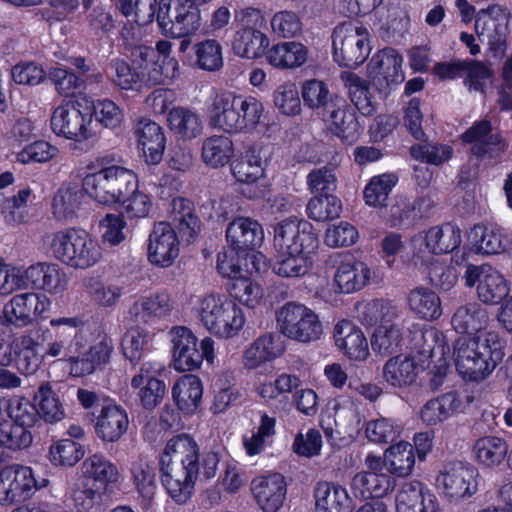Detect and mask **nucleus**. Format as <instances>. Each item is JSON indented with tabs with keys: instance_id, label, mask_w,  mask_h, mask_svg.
Returning a JSON list of instances; mask_svg holds the SVG:
<instances>
[{
	"instance_id": "nucleus-1",
	"label": "nucleus",
	"mask_w": 512,
	"mask_h": 512,
	"mask_svg": "<svg viewBox=\"0 0 512 512\" xmlns=\"http://www.w3.org/2000/svg\"><path fill=\"white\" fill-rule=\"evenodd\" d=\"M162 484L177 502L190 497L199 472L198 446L188 435L182 434L168 441L159 460Z\"/></svg>"
},
{
	"instance_id": "nucleus-2",
	"label": "nucleus",
	"mask_w": 512,
	"mask_h": 512,
	"mask_svg": "<svg viewBox=\"0 0 512 512\" xmlns=\"http://www.w3.org/2000/svg\"><path fill=\"white\" fill-rule=\"evenodd\" d=\"M502 348V341L494 331L484 332L472 338H458L453 347L458 373L464 380H483L502 360Z\"/></svg>"
},
{
	"instance_id": "nucleus-3",
	"label": "nucleus",
	"mask_w": 512,
	"mask_h": 512,
	"mask_svg": "<svg viewBox=\"0 0 512 512\" xmlns=\"http://www.w3.org/2000/svg\"><path fill=\"white\" fill-rule=\"evenodd\" d=\"M262 103L252 96L222 92L213 99L210 124L228 133L249 131L260 122Z\"/></svg>"
},
{
	"instance_id": "nucleus-4",
	"label": "nucleus",
	"mask_w": 512,
	"mask_h": 512,
	"mask_svg": "<svg viewBox=\"0 0 512 512\" xmlns=\"http://www.w3.org/2000/svg\"><path fill=\"white\" fill-rule=\"evenodd\" d=\"M53 256L62 263L75 268L87 269L101 259V248L87 232L65 229L47 236Z\"/></svg>"
},
{
	"instance_id": "nucleus-5",
	"label": "nucleus",
	"mask_w": 512,
	"mask_h": 512,
	"mask_svg": "<svg viewBox=\"0 0 512 512\" xmlns=\"http://www.w3.org/2000/svg\"><path fill=\"white\" fill-rule=\"evenodd\" d=\"M82 186L87 194L98 203L114 205L135 191L138 179L132 170L111 165L85 176Z\"/></svg>"
},
{
	"instance_id": "nucleus-6",
	"label": "nucleus",
	"mask_w": 512,
	"mask_h": 512,
	"mask_svg": "<svg viewBox=\"0 0 512 512\" xmlns=\"http://www.w3.org/2000/svg\"><path fill=\"white\" fill-rule=\"evenodd\" d=\"M199 316L203 326L220 338L234 337L245 322L241 308L234 301L213 294L201 300Z\"/></svg>"
},
{
	"instance_id": "nucleus-7",
	"label": "nucleus",
	"mask_w": 512,
	"mask_h": 512,
	"mask_svg": "<svg viewBox=\"0 0 512 512\" xmlns=\"http://www.w3.org/2000/svg\"><path fill=\"white\" fill-rule=\"evenodd\" d=\"M369 33L352 21L338 24L333 31V55L341 66L354 68L361 65L369 55Z\"/></svg>"
},
{
	"instance_id": "nucleus-8",
	"label": "nucleus",
	"mask_w": 512,
	"mask_h": 512,
	"mask_svg": "<svg viewBox=\"0 0 512 512\" xmlns=\"http://www.w3.org/2000/svg\"><path fill=\"white\" fill-rule=\"evenodd\" d=\"M280 332L299 342L317 340L322 334V324L316 313L297 302L286 303L277 313Z\"/></svg>"
},
{
	"instance_id": "nucleus-9",
	"label": "nucleus",
	"mask_w": 512,
	"mask_h": 512,
	"mask_svg": "<svg viewBox=\"0 0 512 512\" xmlns=\"http://www.w3.org/2000/svg\"><path fill=\"white\" fill-rule=\"evenodd\" d=\"M273 247L277 253L315 251L318 236L306 220L288 217L272 225Z\"/></svg>"
},
{
	"instance_id": "nucleus-10",
	"label": "nucleus",
	"mask_w": 512,
	"mask_h": 512,
	"mask_svg": "<svg viewBox=\"0 0 512 512\" xmlns=\"http://www.w3.org/2000/svg\"><path fill=\"white\" fill-rule=\"evenodd\" d=\"M475 32L478 40L487 44L495 59L504 57L507 50L508 17L498 6L480 10L476 15Z\"/></svg>"
},
{
	"instance_id": "nucleus-11",
	"label": "nucleus",
	"mask_w": 512,
	"mask_h": 512,
	"mask_svg": "<svg viewBox=\"0 0 512 512\" xmlns=\"http://www.w3.org/2000/svg\"><path fill=\"white\" fill-rule=\"evenodd\" d=\"M478 476V470L472 464L453 461L443 466L436 484L448 499L458 501L476 493Z\"/></svg>"
},
{
	"instance_id": "nucleus-12",
	"label": "nucleus",
	"mask_w": 512,
	"mask_h": 512,
	"mask_svg": "<svg viewBox=\"0 0 512 512\" xmlns=\"http://www.w3.org/2000/svg\"><path fill=\"white\" fill-rule=\"evenodd\" d=\"M91 121L90 108L86 107L85 110H81L79 102L68 101L55 108L50 119V125L56 135L81 141L92 135L89 127Z\"/></svg>"
},
{
	"instance_id": "nucleus-13",
	"label": "nucleus",
	"mask_w": 512,
	"mask_h": 512,
	"mask_svg": "<svg viewBox=\"0 0 512 512\" xmlns=\"http://www.w3.org/2000/svg\"><path fill=\"white\" fill-rule=\"evenodd\" d=\"M464 279L468 287L478 283V297L486 304H499L510 292L506 279L490 265H467Z\"/></svg>"
},
{
	"instance_id": "nucleus-14",
	"label": "nucleus",
	"mask_w": 512,
	"mask_h": 512,
	"mask_svg": "<svg viewBox=\"0 0 512 512\" xmlns=\"http://www.w3.org/2000/svg\"><path fill=\"white\" fill-rule=\"evenodd\" d=\"M403 58L391 47L378 51L368 64V75L379 91H385L404 81Z\"/></svg>"
},
{
	"instance_id": "nucleus-15",
	"label": "nucleus",
	"mask_w": 512,
	"mask_h": 512,
	"mask_svg": "<svg viewBox=\"0 0 512 512\" xmlns=\"http://www.w3.org/2000/svg\"><path fill=\"white\" fill-rule=\"evenodd\" d=\"M433 71L441 80L465 77L464 84L469 90L483 93L485 82L491 76L490 69L481 62L455 60L435 64Z\"/></svg>"
},
{
	"instance_id": "nucleus-16",
	"label": "nucleus",
	"mask_w": 512,
	"mask_h": 512,
	"mask_svg": "<svg viewBox=\"0 0 512 512\" xmlns=\"http://www.w3.org/2000/svg\"><path fill=\"white\" fill-rule=\"evenodd\" d=\"M179 255V240L169 223L154 225L149 235L148 260L159 267H169Z\"/></svg>"
},
{
	"instance_id": "nucleus-17",
	"label": "nucleus",
	"mask_w": 512,
	"mask_h": 512,
	"mask_svg": "<svg viewBox=\"0 0 512 512\" xmlns=\"http://www.w3.org/2000/svg\"><path fill=\"white\" fill-rule=\"evenodd\" d=\"M328 130L343 141L355 142L360 134L361 127L354 109L344 98L335 100V103L321 116Z\"/></svg>"
},
{
	"instance_id": "nucleus-18",
	"label": "nucleus",
	"mask_w": 512,
	"mask_h": 512,
	"mask_svg": "<svg viewBox=\"0 0 512 512\" xmlns=\"http://www.w3.org/2000/svg\"><path fill=\"white\" fill-rule=\"evenodd\" d=\"M132 64L136 71H142V78L146 83L156 85L164 82L166 79L173 78L177 70V61L170 59L168 66L159 63L157 51L152 47L139 45L131 51Z\"/></svg>"
},
{
	"instance_id": "nucleus-19",
	"label": "nucleus",
	"mask_w": 512,
	"mask_h": 512,
	"mask_svg": "<svg viewBox=\"0 0 512 512\" xmlns=\"http://www.w3.org/2000/svg\"><path fill=\"white\" fill-rule=\"evenodd\" d=\"M172 309L170 296L158 293L149 297H142L135 301L128 311V320L136 328L143 325L154 324L157 319L170 314Z\"/></svg>"
},
{
	"instance_id": "nucleus-20",
	"label": "nucleus",
	"mask_w": 512,
	"mask_h": 512,
	"mask_svg": "<svg viewBox=\"0 0 512 512\" xmlns=\"http://www.w3.org/2000/svg\"><path fill=\"white\" fill-rule=\"evenodd\" d=\"M226 238L235 251L247 252L262 244L264 232L258 221L248 217H238L228 225Z\"/></svg>"
},
{
	"instance_id": "nucleus-21",
	"label": "nucleus",
	"mask_w": 512,
	"mask_h": 512,
	"mask_svg": "<svg viewBox=\"0 0 512 512\" xmlns=\"http://www.w3.org/2000/svg\"><path fill=\"white\" fill-rule=\"evenodd\" d=\"M464 142L473 143L471 152L478 158L502 152L506 148L500 134L488 120H481L471 126L463 135Z\"/></svg>"
},
{
	"instance_id": "nucleus-22",
	"label": "nucleus",
	"mask_w": 512,
	"mask_h": 512,
	"mask_svg": "<svg viewBox=\"0 0 512 512\" xmlns=\"http://www.w3.org/2000/svg\"><path fill=\"white\" fill-rule=\"evenodd\" d=\"M254 497L265 512H277L286 496V483L281 474L257 477L252 481Z\"/></svg>"
},
{
	"instance_id": "nucleus-23",
	"label": "nucleus",
	"mask_w": 512,
	"mask_h": 512,
	"mask_svg": "<svg viewBox=\"0 0 512 512\" xmlns=\"http://www.w3.org/2000/svg\"><path fill=\"white\" fill-rule=\"evenodd\" d=\"M173 362L177 371H190L201 364L200 351L197 348V338L186 327L172 330Z\"/></svg>"
},
{
	"instance_id": "nucleus-24",
	"label": "nucleus",
	"mask_w": 512,
	"mask_h": 512,
	"mask_svg": "<svg viewBox=\"0 0 512 512\" xmlns=\"http://www.w3.org/2000/svg\"><path fill=\"white\" fill-rule=\"evenodd\" d=\"M129 418L126 410L117 404L103 406L95 423V433L103 442H117L126 433Z\"/></svg>"
},
{
	"instance_id": "nucleus-25",
	"label": "nucleus",
	"mask_w": 512,
	"mask_h": 512,
	"mask_svg": "<svg viewBox=\"0 0 512 512\" xmlns=\"http://www.w3.org/2000/svg\"><path fill=\"white\" fill-rule=\"evenodd\" d=\"M397 512H439L437 500L418 481L404 483L396 495Z\"/></svg>"
},
{
	"instance_id": "nucleus-26",
	"label": "nucleus",
	"mask_w": 512,
	"mask_h": 512,
	"mask_svg": "<svg viewBox=\"0 0 512 512\" xmlns=\"http://www.w3.org/2000/svg\"><path fill=\"white\" fill-rule=\"evenodd\" d=\"M371 277L370 268L361 261L340 262L334 274L335 291L350 294L365 287Z\"/></svg>"
},
{
	"instance_id": "nucleus-27",
	"label": "nucleus",
	"mask_w": 512,
	"mask_h": 512,
	"mask_svg": "<svg viewBox=\"0 0 512 512\" xmlns=\"http://www.w3.org/2000/svg\"><path fill=\"white\" fill-rule=\"evenodd\" d=\"M135 134L146 163L158 164L162 160L166 143L162 128L154 121L142 119L135 127Z\"/></svg>"
},
{
	"instance_id": "nucleus-28",
	"label": "nucleus",
	"mask_w": 512,
	"mask_h": 512,
	"mask_svg": "<svg viewBox=\"0 0 512 512\" xmlns=\"http://www.w3.org/2000/svg\"><path fill=\"white\" fill-rule=\"evenodd\" d=\"M336 346L353 360H364L368 355V343L363 332L350 321H341L334 328Z\"/></svg>"
},
{
	"instance_id": "nucleus-29",
	"label": "nucleus",
	"mask_w": 512,
	"mask_h": 512,
	"mask_svg": "<svg viewBox=\"0 0 512 512\" xmlns=\"http://www.w3.org/2000/svg\"><path fill=\"white\" fill-rule=\"evenodd\" d=\"M44 305L34 293L15 295L5 304L3 313L5 321L17 326H26L34 316L43 311Z\"/></svg>"
},
{
	"instance_id": "nucleus-30",
	"label": "nucleus",
	"mask_w": 512,
	"mask_h": 512,
	"mask_svg": "<svg viewBox=\"0 0 512 512\" xmlns=\"http://www.w3.org/2000/svg\"><path fill=\"white\" fill-rule=\"evenodd\" d=\"M488 322L487 310L477 302L458 306L451 318L453 329L461 334H477L487 327Z\"/></svg>"
},
{
	"instance_id": "nucleus-31",
	"label": "nucleus",
	"mask_w": 512,
	"mask_h": 512,
	"mask_svg": "<svg viewBox=\"0 0 512 512\" xmlns=\"http://www.w3.org/2000/svg\"><path fill=\"white\" fill-rule=\"evenodd\" d=\"M308 58V48L300 42L289 41L273 45L266 52L267 62L278 69H295Z\"/></svg>"
},
{
	"instance_id": "nucleus-32",
	"label": "nucleus",
	"mask_w": 512,
	"mask_h": 512,
	"mask_svg": "<svg viewBox=\"0 0 512 512\" xmlns=\"http://www.w3.org/2000/svg\"><path fill=\"white\" fill-rule=\"evenodd\" d=\"M395 486V480L386 473L362 472L356 474L351 483L355 496L361 498H381Z\"/></svg>"
},
{
	"instance_id": "nucleus-33",
	"label": "nucleus",
	"mask_w": 512,
	"mask_h": 512,
	"mask_svg": "<svg viewBox=\"0 0 512 512\" xmlns=\"http://www.w3.org/2000/svg\"><path fill=\"white\" fill-rule=\"evenodd\" d=\"M284 351L280 337L266 333L258 337L244 352V365L248 369L259 367L262 363L279 357Z\"/></svg>"
},
{
	"instance_id": "nucleus-34",
	"label": "nucleus",
	"mask_w": 512,
	"mask_h": 512,
	"mask_svg": "<svg viewBox=\"0 0 512 512\" xmlns=\"http://www.w3.org/2000/svg\"><path fill=\"white\" fill-rule=\"evenodd\" d=\"M316 512H351V500L345 488L329 483H318L315 491Z\"/></svg>"
},
{
	"instance_id": "nucleus-35",
	"label": "nucleus",
	"mask_w": 512,
	"mask_h": 512,
	"mask_svg": "<svg viewBox=\"0 0 512 512\" xmlns=\"http://www.w3.org/2000/svg\"><path fill=\"white\" fill-rule=\"evenodd\" d=\"M406 300L409 309L425 320H436L442 315L440 297L427 287L410 290Z\"/></svg>"
},
{
	"instance_id": "nucleus-36",
	"label": "nucleus",
	"mask_w": 512,
	"mask_h": 512,
	"mask_svg": "<svg viewBox=\"0 0 512 512\" xmlns=\"http://www.w3.org/2000/svg\"><path fill=\"white\" fill-rule=\"evenodd\" d=\"M112 348L106 340L93 344L82 358L70 356V374L83 377L93 373L102 364L108 362Z\"/></svg>"
},
{
	"instance_id": "nucleus-37",
	"label": "nucleus",
	"mask_w": 512,
	"mask_h": 512,
	"mask_svg": "<svg viewBox=\"0 0 512 512\" xmlns=\"http://www.w3.org/2000/svg\"><path fill=\"white\" fill-rule=\"evenodd\" d=\"M172 219L182 239L187 242L195 239L201 225L190 200L181 197L172 200Z\"/></svg>"
},
{
	"instance_id": "nucleus-38",
	"label": "nucleus",
	"mask_w": 512,
	"mask_h": 512,
	"mask_svg": "<svg viewBox=\"0 0 512 512\" xmlns=\"http://www.w3.org/2000/svg\"><path fill=\"white\" fill-rule=\"evenodd\" d=\"M82 474L85 479L92 480L94 486L105 489L117 480L118 469L101 454H93L82 463Z\"/></svg>"
},
{
	"instance_id": "nucleus-39",
	"label": "nucleus",
	"mask_w": 512,
	"mask_h": 512,
	"mask_svg": "<svg viewBox=\"0 0 512 512\" xmlns=\"http://www.w3.org/2000/svg\"><path fill=\"white\" fill-rule=\"evenodd\" d=\"M304 104L321 118L322 115L341 97L331 94L327 85L320 80L312 79L302 86Z\"/></svg>"
},
{
	"instance_id": "nucleus-40",
	"label": "nucleus",
	"mask_w": 512,
	"mask_h": 512,
	"mask_svg": "<svg viewBox=\"0 0 512 512\" xmlns=\"http://www.w3.org/2000/svg\"><path fill=\"white\" fill-rule=\"evenodd\" d=\"M83 188L77 185H62L55 193L52 201V210L54 216L59 220L72 219L84 197Z\"/></svg>"
},
{
	"instance_id": "nucleus-41",
	"label": "nucleus",
	"mask_w": 512,
	"mask_h": 512,
	"mask_svg": "<svg viewBox=\"0 0 512 512\" xmlns=\"http://www.w3.org/2000/svg\"><path fill=\"white\" fill-rule=\"evenodd\" d=\"M170 129L183 139L191 140L198 137L203 130L200 116L183 107L173 108L167 117Z\"/></svg>"
},
{
	"instance_id": "nucleus-42",
	"label": "nucleus",
	"mask_w": 512,
	"mask_h": 512,
	"mask_svg": "<svg viewBox=\"0 0 512 512\" xmlns=\"http://www.w3.org/2000/svg\"><path fill=\"white\" fill-rule=\"evenodd\" d=\"M267 44L268 39L262 32L252 27H244L235 33L232 50L239 57L254 59L262 54Z\"/></svg>"
},
{
	"instance_id": "nucleus-43",
	"label": "nucleus",
	"mask_w": 512,
	"mask_h": 512,
	"mask_svg": "<svg viewBox=\"0 0 512 512\" xmlns=\"http://www.w3.org/2000/svg\"><path fill=\"white\" fill-rule=\"evenodd\" d=\"M473 452L477 461L487 467L500 465L509 454L506 441L496 436L478 439L473 446Z\"/></svg>"
},
{
	"instance_id": "nucleus-44",
	"label": "nucleus",
	"mask_w": 512,
	"mask_h": 512,
	"mask_svg": "<svg viewBox=\"0 0 512 512\" xmlns=\"http://www.w3.org/2000/svg\"><path fill=\"white\" fill-rule=\"evenodd\" d=\"M460 242V230L451 224L432 227L425 236L426 247L433 254L452 252Z\"/></svg>"
},
{
	"instance_id": "nucleus-45",
	"label": "nucleus",
	"mask_w": 512,
	"mask_h": 512,
	"mask_svg": "<svg viewBox=\"0 0 512 512\" xmlns=\"http://www.w3.org/2000/svg\"><path fill=\"white\" fill-rule=\"evenodd\" d=\"M314 251L278 253L273 264V271L282 277H301L308 273L312 266L310 254Z\"/></svg>"
},
{
	"instance_id": "nucleus-46",
	"label": "nucleus",
	"mask_w": 512,
	"mask_h": 512,
	"mask_svg": "<svg viewBox=\"0 0 512 512\" xmlns=\"http://www.w3.org/2000/svg\"><path fill=\"white\" fill-rule=\"evenodd\" d=\"M387 470L399 477L411 474L415 465L413 446L408 442H399L387 449L384 457Z\"/></svg>"
},
{
	"instance_id": "nucleus-47",
	"label": "nucleus",
	"mask_w": 512,
	"mask_h": 512,
	"mask_svg": "<svg viewBox=\"0 0 512 512\" xmlns=\"http://www.w3.org/2000/svg\"><path fill=\"white\" fill-rule=\"evenodd\" d=\"M419 373L413 358L397 355L390 358L383 367V378L389 384H412Z\"/></svg>"
},
{
	"instance_id": "nucleus-48",
	"label": "nucleus",
	"mask_w": 512,
	"mask_h": 512,
	"mask_svg": "<svg viewBox=\"0 0 512 512\" xmlns=\"http://www.w3.org/2000/svg\"><path fill=\"white\" fill-rule=\"evenodd\" d=\"M341 78L348 88L350 100L357 110L364 116H371L376 108L372 101L368 82L355 73H344Z\"/></svg>"
},
{
	"instance_id": "nucleus-49",
	"label": "nucleus",
	"mask_w": 512,
	"mask_h": 512,
	"mask_svg": "<svg viewBox=\"0 0 512 512\" xmlns=\"http://www.w3.org/2000/svg\"><path fill=\"white\" fill-rule=\"evenodd\" d=\"M233 155V143L224 135H213L203 141L202 159L214 168L223 167Z\"/></svg>"
},
{
	"instance_id": "nucleus-50",
	"label": "nucleus",
	"mask_w": 512,
	"mask_h": 512,
	"mask_svg": "<svg viewBox=\"0 0 512 512\" xmlns=\"http://www.w3.org/2000/svg\"><path fill=\"white\" fill-rule=\"evenodd\" d=\"M397 181V176L390 173L372 177L363 191L365 203L377 208L387 207L386 201Z\"/></svg>"
},
{
	"instance_id": "nucleus-51",
	"label": "nucleus",
	"mask_w": 512,
	"mask_h": 512,
	"mask_svg": "<svg viewBox=\"0 0 512 512\" xmlns=\"http://www.w3.org/2000/svg\"><path fill=\"white\" fill-rule=\"evenodd\" d=\"M402 333L400 326L377 327L371 339V347L374 352L387 357L401 352Z\"/></svg>"
},
{
	"instance_id": "nucleus-52",
	"label": "nucleus",
	"mask_w": 512,
	"mask_h": 512,
	"mask_svg": "<svg viewBox=\"0 0 512 512\" xmlns=\"http://www.w3.org/2000/svg\"><path fill=\"white\" fill-rule=\"evenodd\" d=\"M365 315L370 325L380 323L379 327L389 329L391 326H400L399 317L400 310L386 300H373L365 307Z\"/></svg>"
},
{
	"instance_id": "nucleus-53",
	"label": "nucleus",
	"mask_w": 512,
	"mask_h": 512,
	"mask_svg": "<svg viewBox=\"0 0 512 512\" xmlns=\"http://www.w3.org/2000/svg\"><path fill=\"white\" fill-rule=\"evenodd\" d=\"M306 211L310 219L323 222L338 218L342 211V204L333 194L317 195L310 199Z\"/></svg>"
},
{
	"instance_id": "nucleus-54",
	"label": "nucleus",
	"mask_w": 512,
	"mask_h": 512,
	"mask_svg": "<svg viewBox=\"0 0 512 512\" xmlns=\"http://www.w3.org/2000/svg\"><path fill=\"white\" fill-rule=\"evenodd\" d=\"M412 349L422 358L431 359L443 356L445 344L436 330H417L413 333Z\"/></svg>"
},
{
	"instance_id": "nucleus-55",
	"label": "nucleus",
	"mask_w": 512,
	"mask_h": 512,
	"mask_svg": "<svg viewBox=\"0 0 512 512\" xmlns=\"http://www.w3.org/2000/svg\"><path fill=\"white\" fill-rule=\"evenodd\" d=\"M85 287L92 301L102 308L115 307L122 294V287L114 284H107L96 278H88Z\"/></svg>"
},
{
	"instance_id": "nucleus-56",
	"label": "nucleus",
	"mask_w": 512,
	"mask_h": 512,
	"mask_svg": "<svg viewBox=\"0 0 512 512\" xmlns=\"http://www.w3.org/2000/svg\"><path fill=\"white\" fill-rule=\"evenodd\" d=\"M385 217L392 227L409 228L418 219L416 204L403 197H396L394 203L387 205Z\"/></svg>"
},
{
	"instance_id": "nucleus-57",
	"label": "nucleus",
	"mask_w": 512,
	"mask_h": 512,
	"mask_svg": "<svg viewBox=\"0 0 512 512\" xmlns=\"http://www.w3.org/2000/svg\"><path fill=\"white\" fill-rule=\"evenodd\" d=\"M32 440L31 431L23 426L12 422L0 425V447L4 452L5 449L12 451L26 449L31 445Z\"/></svg>"
},
{
	"instance_id": "nucleus-58",
	"label": "nucleus",
	"mask_w": 512,
	"mask_h": 512,
	"mask_svg": "<svg viewBox=\"0 0 512 512\" xmlns=\"http://www.w3.org/2000/svg\"><path fill=\"white\" fill-rule=\"evenodd\" d=\"M38 399V413L48 423H56L65 417L64 409L51 386H39L35 395Z\"/></svg>"
},
{
	"instance_id": "nucleus-59",
	"label": "nucleus",
	"mask_w": 512,
	"mask_h": 512,
	"mask_svg": "<svg viewBox=\"0 0 512 512\" xmlns=\"http://www.w3.org/2000/svg\"><path fill=\"white\" fill-rule=\"evenodd\" d=\"M1 470L20 500L26 497L33 489L35 481L33 471L30 467L20 464H11L3 467Z\"/></svg>"
},
{
	"instance_id": "nucleus-60",
	"label": "nucleus",
	"mask_w": 512,
	"mask_h": 512,
	"mask_svg": "<svg viewBox=\"0 0 512 512\" xmlns=\"http://www.w3.org/2000/svg\"><path fill=\"white\" fill-rule=\"evenodd\" d=\"M72 499L78 512H101V488L90 485L88 481L73 489Z\"/></svg>"
},
{
	"instance_id": "nucleus-61",
	"label": "nucleus",
	"mask_w": 512,
	"mask_h": 512,
	"mask_svg": "<svg viewBox=\"0 0 512 512\" xmlns=\"http://www.w3.org/2000/svg\"><path fill=\"white\" fill-rule=\"evenodd\" d=\"M109 69L113 83L121 89H133L138 84L145 82L142 78V71H136L134 66L131 67L122 59H112L109 63Z\"/></svg>"
},
{
	"instance_id": "nucleus-62",
	"label": "nucleus",
	"mask_w": 512,
	"mask_h": 512,
	"mask_svg": "<svg viewBox=\"0 0 512 512\" xmlns=\"http://www.w3.org/2000/svg\"><path fill=\"white\" fill-rule=\"evenodd\" d=\"M481 391L476 386H459L457 389L442 394V400L451 414L464 412L470 405L480 401Z\"/></svg>"
},
{
	"instance_id": "nucleus-63",
	"label": "nucleus",
	"mask_w": 512,
	"mask_h": 512,
	"mask_svg": "<svg viewBox=\"0 0 512 512\" xmlns=\"http://www.w3.org/2000/svg\"><path fill=\"white\" fill-rule=\"evenodd\" d=\"M83 456V447L71 439H62L50 447V460L55 465L74 466Z\"/></svg>"
},
{
	"instance_id": "nucleus-64",
	"label": "nucleus",
	"mask_w": 512,
	"mask_h": 512,
	"mask_svg": "<svg viewBox=\"0 0 512 512\" xmlns=\"http://www.w3.org/2000/svg\"><path fill=\"white\" fill-rule=\"evenodd\" d=\"M232 174L243 184H254L264 176L261 159L255 155H246L233 162Z\"/></svg>"
}]
</instances>
